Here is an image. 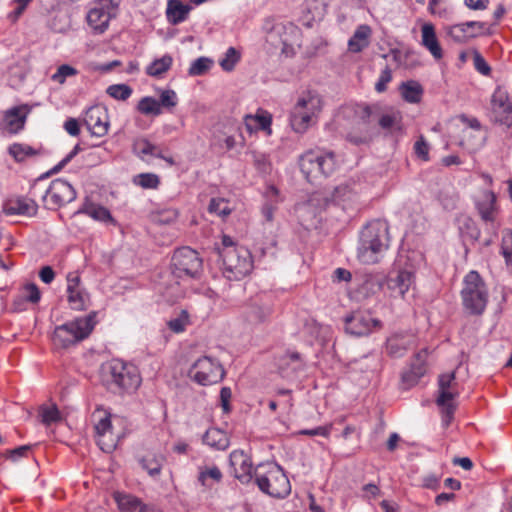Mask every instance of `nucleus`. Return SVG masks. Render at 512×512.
<instances>
[{
	"label": "nucleus",
	"mask_w": 512,
	"mask_h": 512,
	"mask_svg": "<svg viewBox=\"0 0 512 512\" xmlns=\"http://www.w3.org/2000/svg\"><path fill=\"white\" fill-rule=\"evenodd\" d=\"M142 378L137 366L120 359H113L104 368L102 383L116 395L131 394L141 385Z\"/></svg>",
	"instance_id": "1"
},
{
	"label": "nucleus",
	"mask_w": 512,
	"mask_h": 512,
	"mask_svg": "<svg viewBox=\"0 0 512 512\" xmlns=\"http://www.w3.org/2000/svg\"><path fill=\"white\" fill-rule=\"evenodd\" d=\"M388 248V225L375 220L369 222L360 232L357 248L358 259L365 264L378 262L379 254Z\"/></svg>",
	"instance_id": "2"
},
{
	"label": "nucleus",
	"mask_w": 512,
	"mask_h": 512,
	"mask_svg": "<svg viewBox=\"0 0 512 512\" xmlns=\"http://www.w3.org/2000/svg\"><path fill=\"white\" fill-rule=\"evenodd\" d=\"M255 483L259 490L277 499H284L291 493L290 481L276 462L260 463L255 467Z\"/></svg>",
	"instance_id": "3"
},
{
	"label": "nucleus",
	"mask_w": 512,
	"mask_h": 512,
	"mask_svg": "<svg viewBox=\"0 0 512 512\" xmlns=\"http://www.w3.org/2000/svg\"><path fill=\"white\" fill-rule=\"evenodd\" d=\"M460 291L462 306L471 316H481L487 307L489 292L487 285L476 270H470L463 278Z\"/></svg>",
	"instance_id": "4"
},
{
	"label": "nucleus",
	"mask_w": 512,
	"mask_h": 512,
	"mask_svg": "<svg viewBox=\"0 0 512 512\" xmlns=\"http://www.w3.org/2000/svg\"><path fill=\"white\" fill-rule=\"evenodd\" d=\"M170 271L177 280H199L203 273V259L191 247H179L171 257Z\"/></svg>",
	"instance_id": "5"
},
{
	"label": "nucleus",
	"mask_w": 512,
	"mask_h": 512,
	"mask_svg": "<svg viewBox=\"0 0 512 512\" xmlns=\"http://www.w3.org/2000/svg\"><path fill=\"white\" fill-rule=\"evenodd\" d=\"M321 111V96L313 91L303 92L290 113L291 127L309 128L315 126Z\"/></svg>",
	"instance_id": "6"
},
{
	"label": "nucleus",
	"mask_w": 512,
	"mask_h": 512,
	"mask_svg": "<svg viewBox=\"0 0 512 512\" xmlns=\"http://www.w3.org/2000/svg\"><path fill=\"white\" fill-rule=\"evenodd\" d=\"M222 260V271L228 280H241L251 273L254 261L250 250L239 246L237 250L230 251L220 258Z\"/></svg>",
	"instance_id": "7"
},
{
	"label": "nucleus",
	"mask_w": 512,
	"mask_h": 512,
	"mask_svg": "<svg viewBox=\"0 0 512 512\" xmlns=\"http://www.w3.org/2000/svg\"><path fill=\"white\" fill-rule=\"evenodd\" d=\"M188 377L201 386H208L221 382L225 370L217 359L202 356L191 365Z\"/></svg>",
	"instance_id": "8"
},
{
	"label": "nucleus",
	"mask_w": 512,
	"mask_h": 512,
	"mask_svg": "<svg viewBox=\"0 0 512 512\" xmlns=\"http://www.w3.org/2000/svg\"><path fill=\"white\" fill-rule=\"evenodd\" d=\"M77 198L75 188L65 179L57 178L51 181L49 187L45 190L42 199L46 202V208L57 210Z\"/></svg>",
	"instance_id": "9"
},
{
	"label": "nucleus",
	"mask_w": 512,
	"mask_h": 512,
	"mask_svg": "<svg viewBox=\"0 0 512 512\" xmlns=\"http://www.w3.org/2000/svg\"><path fill=\"white\" fill-rule=\"evenodd\" d=\"M345 331L355 337L368 336L374 329L382 328L381 320L374 318L369 310L352 311L344 318Z\"/></svg>",
	"instance_id": "10"
},
{
	"label": "nucleus",
	"mask_w": 512,
	"mask_h": 512,
	"mask_svg": "<svg viewBox=\"0 0 512 512\" xmlns=\"http://www.w3.org/2000/svg\"><path fill=\"white\" fill-rule=\"evenodd\" d=\"M491 120L494 124L512 126V102L507 89L498 86L491 98Z\"/></svg>",
	"instance_id": "11"
},
{
	"label": "nucleus",
	"mask_w": 512,
	"mask_h": 512,
	"mask_svg": "<svg viewBox=\"0 0 512 512\" xmlns=\"http://www.w3.org/2000/svg\"><path fill=\"white\" fill-rule=\"evenodd\" d=\"M229 465L233 476L241 484L247 485L255 478L251 457L244 450H233L229 455Z\"/></svg>",
	"instance_id": "12"
},
{
	"label": "nucleus",
	"mask_w": 512,
	"mask_h": 512,
	"mask_svg": "<svg viewBox=\"0 0 512 512\" xmlns=\"http://www.w3.org/2000/svg\"><path fill=\"white\" fill-rule=\"evenodd\" d=\"M446 35L456 43H466L470 39L487 34V24L479 21H468L445 27Z\"/></svg>",
	"instance_id": "13"
},
{
	"label": "nucleus",
	"mask_w": 512,
	"mask_h": 512,
	"mask_svg": "<svg viewBox=\"0 0 512 512\" xmlns=\"http://www.w3.org/2000/svg\"><path fill=\"white\" fill-rule=\"evenodd\" d=\"M355 196L356 194L349 184H341L334 187L332 191L315 193L311 198V202L316 203L321 209H327L331 205H340L352 201Z\"/></svg>",
	"instance_id": "14"
},
{
	"label": "nucleus",
	"mask_w": 512,
	"mask_h": 512,
	"mask_svg": "<svg viewBox=\"0 0 512 512\" xmlns=\"http://www.w3.org/2000/svg\"><path fill=\"white\" fill-rule=\"evenodd\" d=\"M476 209L481 219L491 225L494 233L496 234L499 224H495L496 212L498 210L496 203V194L491 190H485L482 197L475 203Z\"/></svg>",
	"instance_id": "15"
},
{
	"label": "nucleus",
	"mask_w": 512,
	"mask_h": 512,
	"mask_svg": "<svg viewBox=\"0 0 512 512\" xmlns=\"http://www.w3.org/2000/svg\"><path fill=\"white\" fill-rule=\"evenodd\" d=\"M112 496L120 512H154L152 506L133 494L115 491Z\"/></svg>",
	"instance_id": "16"
},
{
	"label": "nucleus",
	"mask_w": 512,
	"mask_h": 512,
	"mask_svg": "<svg viewBox=\"0 0 512 512\" xmlns=\"http://www.w3.org/2000/svg\"><path fill=\"white\" fill-rule=\"evenodd\" d=\"M426 372V352L420 351L413 357L409 369L402 373V382L409 386H414L426 374Z\"/></svg>",
	"instance_id": "17"
},
{
	"label": "nucleus",
	"mask_w": 512,
	"mask_h": 512,
	"mask_svg": "<svg viewBox=\"0 0 512 512\" xmlns=\"http://www.w3.org/2000/svg\"><path fill=\"white\" fill-rule=\"evenodd\" d=\"M96 316L97 313L92 311L86 316L77 317L67 322L74 334V339H76L78 343L88 338L92 333L96 325Z\"/></svg>",
	"instance_id": "18"
},
{
	"label": "nucleus",
	"mask_w": 512,
	"mask_h": 512,
	"mask_svg": "<svg viewBox=\"0 0 512 512\" xmlns=\"http://www.w3.org/2000/svg\"><path fill=\"white\" fill-rule=\"evenodd\" d=\"M3 211L6 215L32 217L37 214L38 204L33 199L18 197L17 199L7 201L3 206Z\"/></svg>",
	"instance_id": "19"
},
{
	"label": "nucleus",
	"mask_w": 512,
	"mask_h": 512,
	"mask_svg": "<svg viewBox=\"0 0 512 512\" xmlns=\"http://www.w3.org/2000/svg\"><path fill=\"white\" fill-rule=\"evenodd\" d=\"M103 412H104V415L98 419L97 423L94 426L96 435L98 436L97 444L102 451H104L106 453H111L116 449L117 442H115L114 440H111L110 442H106L104 440V437L106 436V434L108 432H110V430L112 428V424H111V414L108 413L107 411H103Z\"/></svg>",
	"instance_id": "20"
},
{
	"label": "nucleus",
	"mask_w": 512,
	"mask_h": 512,
	"mask_svg": "<svg viewBox=\"0 0 512 512\" xmlns=\"http://www.w3.org/2000/svg\"><path fill=\"white\" fill-rule=\"evenodd\" d=\"M83 124L86 128L109 127V115L103 105H94L88 108L83 116Z\"/></svg>",
	"instance_id": "21"
},
{
	"label": "nucleus",
	"mask_w": 512,
	"mask_h": 512,
	"mask_svg": "<svg viewBox=\"0 0 512 512\" xmlns=\"http://www.w3.org/2000/svg\"><path fill=\"white\" fill-rule=\"evenodd\" d=\"M78 214L88 215L94 220L103 223L115 224L116 222L111 212L106 207L90 202L88 198H86L82 206L74 212V215Z\"/></svg>",
	"instance_id": "22"
},
{
	"label": "nucleus",
	"mask_w": 512,
	"mask_h": 512,
	"mask_svg": "<svg viewBox=\"0 0 512 512\" xmlns=\"http://www.w3.org/2000/svg\"><path fill=\"white\" fill-rule=\"evenodd\" d=\"M385 284V277L380 274H368L356 290L359 299H367L379 293Z\"/></svg>",
	"instance_id": "23"
},
{
	"label": "nucleus",
	"mask_w": 512,
	"mask_h": 512,
	"mask_svg": "<svg viewBox=\"0 0 512 512\" xmlns=\"http://www.w3.org/2000/svg\"><path fill=\"white\" fill-rule=\"evenodd\" d=\"M318 152L308 151L299 158V168L308 182H314L320 175Z\"/></svg>",
	"instance_id": "24"
},
{
	"label": "nucleus",
	"mask_w": 512,
	"mask_h": 512,
	"mask_svg": "<svg viewBox=\"0 0 512 512\" xmlns=\"http://www.w3.org/2000/svg\"><path fill=\"white\" fill-rule=\"evenodd\" d=\"M412 278V272L408 270H399L395 274H390L385 278V283L389 290L404 296L412 284Z\"/></svg>",
	"instance_id": "25"
},
{
	"label": "nucleus",
	"mask_w": 512,
	"mask_h": 512,
	"mask_svg": "<svg viewBox=\"0 0 512 512\" xmlns=\"http://www.w3.org/2000/svg\"><path fill=\"white\" fill-rule=\"evenodd\" d=\"M166 457L162 453L149 452L138 459L140 466L150 477L156 478L161 474Z\"/></svg>",
	"instance_id": "26"
},
{
	"label": "nucleus",
	"mask_w": 512,
	"mask_h": 512,
	"mask_svg": "<svg viewBox=\"0 0 512 512\" xmlns=\"http://www.w3.org/2000/svg\"><path fill=\"white\" fill-rule=\"evenodd\" d=\"M372 30L368 25H360L348 41V49L350 52L359 53L370 44Z\"/></svg>",
	"instance_id": "27"
},
{
	"label": "nucleus",
	"mask_w": 512,
	"mask_h": 512,
	"mask_svg": "<svg viewBox=\"0 0 512 512\" xmlns=\"http://www.w3.org/2000/svg\"><path fill=\"white\" fill-rule=\"evenodd\" d=\"M422 45L429 50L435 59L443 56L442 48L437 40L435 28L431 23H425L422 28Z\"/></svg>",
	"instance_id": "28"
},
{
	"label": "nucleus",
	"mask_w": 512,
	"mask_h": 512,
	"mask_svg": "<svg viewBox=\"0 0 512 512\" xmlns=\"http://www.w3.org/2000/svg\"><path fill=\"white\" fill-rule=\"evenodd\" d=\"M202 441L204 444L210 446L211 448L219 451L226 450L230 445V440L227 434L218 428H210L208 429L203 437Z\"/></svg>",
	"instance_id": "29"
},
{
	"label": "nucleus",
	"mask_w": 512,
	"mask_h": 512,
	"mask_svg": "<svg viewBox=\"0 0 512 512\" xmlns=\"http://www.w3.org/2000/svg\"><path fill=\"white\" fill-rule=\"evenodd\" d=\"M399 92L406 102L417 104L421 101L424 91L419 82L408 80L400 84Z\"/></svg>",
	"instance_id": "30"
},
{
	"label": "nucleus",
	"mask_w": 512,
	"mask_h": 512,
	"mask_svg": "<svg viewBox=\"0 0 512 512\" xmlns=\"http://www.w3.org/2000/svg\"><path fill=\"white\" fill-rule=\"evenodd\" d=\"M30 112L28 105H20L8 109L4 114V122L10 128H23Z\"/></svg>",
	"instance_id": "31"
},
{
	"label": "nucleus",
	"mask_w": 512,
	"mask_h": 512,
	"mask_svg": "<svg viewBox=\"0 0 512 512\" xmlns=\"http://www.w3.org/2000/svg\"><path fill=\"white\" fill-rule=\"evenodd\" d=\"M190 10L191 7L180 0H169L166 10L167 18L170 23L179 24L187 18Z\"/></svg>",
	"instance_id": "32"
},
{
	"label": "nucleus",
	"mask_w": 512,
	"mask_h": 512,
	"mask_svg": "<svg viewBox=\"0 0 512 512\" xmlns=\"http://www.w3.org/2000/svg\"><path fill=\"white\" fill-rule=\"evenodd\" d=\"M386 352L392 358H401L408 349V341L403 334H393L387 338Z\"/></svg>",
	"instance_id": "33"
},
{
	"label": "nucleus",
	"mask_w": 512,
	"mask_h": 512,
	"mask_svg": "<svg viewBox=\"0 0 512 512\" xmlns=\"http://www.w3.org/2000/svg\"><path fill=\"white\" fill-rule=\"evenodd\" d=\"M53 342L56 346L67 349L78 342L74 339V334L68 323L56 326L53 333Z\"/></svg>",
	"instance_id": "34"
},
{
	"label": "nucleus",
	"mask_w": 512,
	"mask_h": 512,
	"mask_svg": "<svg viewBox=\"0 0 512 512\" xmlns=\"http://www.w3.org/2000/svg\"><path fill=\"white\" fill-rule=\"evenodd\" d=\"M320 175L324 177L331 176L339 167L337 156L333 151L318 152Z\"/></svg>",
	"instance_id": "35"
},
{
	"label": "nucleus",
	"mask_w": 512,
	"mask_h": 512,
	"mask_svg": "<svg viewBox=\"0 0 512 512\" xmlns=\"http://www.w3.org/2000/svg\"><path fill=\"white\" fill-rule=\"evenodd\" d=\"M244 142L245 139L241 133H239L237 136L226 135L221 130H219V134L214 136L211 145L213 147H219L220 149L229 151L237 146H243Z\"/></svg>",
	"instance_id": "36"
},
{
	"label": "nucleus",
	"mask_w": 512,
	"mask_h": 512,
	"mask_svg": "<svg viewBox=\"0 0 512 512\" xmlns=\"http://www.w3.org/2000/svg\"><path fill=\"white\" fill-rule=\"evenodd\" d=\"M245 128H270L272 115L264 109H257L254 115L248 114L244 117Z\"/></svg>",
	"instance_id": "37"
},
{
	"label": "nucleus",
	"mask_w": 512,
	"mask_h": 512,
	"mask_svg": "<svg viewBox=\"0 0 512 512\" xmlns=\"http://www.w3.org/2000/svg\"><path fill=\"white\" fill-rule=\"evenodd\" d=\"M173 58L166 54L161 58L155 59L146 68V73L149 76L160 78L162 77L172 66Z\"/></svg>",
	"instance_id": "38"
},
{
	"label": "nucleus",
	"mask_w": 512,
	"mask_h": 512,
	"mask_svg": "<svg viewBox=\"0 0 512 512\" xmlns=\"http://www.w3.org/2000/svg\"><path fill=\"white\" fill-rule=\"evenodd\" d=\"M222 478H223V474H222L221 470L219 469V467H217L216 465H213L211 467L206 466L204 468H200V472L198 474L197 480L201 486H203L205 488H211L212 484L209 483V481H208L209 479H211L212 481H214L216 483H220L222 481Z\"/></svg>",
	"instance_id": "39"
},
{
	"label": "nucleus",
	"mask_w": 512,
	"mask_h": 512,
	"mask_svg": "<svg viewBox=\"0 0 512 512\" xmlns=\"http://www.w3.org/2000/svg\"><path fill=\"white\" fill-rule=\"evenodd\" d=\"M329 326H324L313 318L307 319L304 324L303 332L307 334L311 340L323 341Z\"/></svg>",
	"instance_id": "40"
},
{
	"label": "nucleus",
	"mask_w": 512,
	"mask_h": 512,
	"mask_svg": "<svg viewBox=\"0 0 512 512\" xmlns=\"http://www.w3.org/2000/svg\"><path fill=\"white\" fill-rule=\"evenodd\" d=\"M89 25L100 32H103L109 22V15L103 9L93 8L87 14Z\"/></svg>",
	"instance_id": "41"
},
{
	"label": "nucleus",
	"mask_w": 512,
	"mask_h": 512,
	"mask_svg": "<svg viewBox=\"0 0 512 512\" xmlns=\"http://www.w3.org/2000/svg\"><path fill=\"white\" fill-rule=\"evenodd\" d=\"M67 300L73 310L83 311L87 307V301L89 300L88 293L85 289H67Z\"/></svg>",
	"instance_id": "42"
},
{
	"label": "nucleus",
	"mask_w": 512,
	"mask_h": 512,
	"mask_svg": "<svg viewBox=\"0 0 512 512\" xmlns=\"http://www.w3.org/2000/svg\"><path fill=\"white\" fill-rule=\"evenodd\" d=\"M9 154L14 158L16 162H23L29 156H35L41 154L40 149H35L29 145H23L14 143L8 148Z\"/></svg>",
	"instance_id": "43"
},
{
	"label": "nucleus",
	"mask_w": 512,
	"mask_h": 512,
	"mask_svg": "<svg viewBox=\"0 0 512 512\" xmlns=\"http://www.w3.org/2000/svg\"><path fill=\"white\" fill-rule=\"evenodd\" d=\"M208 212L225 219L232 213V209L229 206V201L225 198L213 197L210 199Z\"/></svg>",
	"instance_id": "44"
},
{
	"label": "nucleus",
	"mask_w": 512,
	"mask_h": 512,
	"mask_svg": "<svg viewBox=\"0 0 512 512\" xmlns=\"http://www.w3.org/2000/svg\"><path fill=\"white\" fill-rule=\"evenodd\" d=\"M133 183L144 189H156L160 184V179L154 173H140L134 176Z\"/></svg>",
	"instance_id": "45"
},
{
	"label": "nucleus",
	"mask_w": 512,
	"mask_h": 512,
	"mask_svg": "<svg viewBox=\"0 0 512 512\" xmlns=\"http://www.w3.org/2000/svg\"><path fill=\"white\" fill-rule=\"evenodd\" d=\"M270 313L271 309L268 306H262L254 303L250 305L247 317L250 322L261 323L269 317Z\"/></svg>",
	"instance_id": "46"
},
{
	"label": "nucleus",
	"mask_w": 512,
	"mask_h": 512,
	"mask_svg": "<svg viewBox=\"0 0 512 512\" xmlns=\"http://www.w3.org/2000/svg\"><path fill=\"white\" fill-rule=\"evenodd\" d=\"M139 112L145 115H160L162 110L159 107L158 100L153 97H143L137 105Z\"/></svg>",
	"instance_id": "47"
},
{
	"label": "nucleus",
	"mask_w": 512,
	"mask_h": 512,
	"mask_svg": "<svg viewBox=\"0 0 512 512\" xmlns=\"http://www.w3.org/2000/svg\"><path fill=\"white\" fill-rule=\"evenodd\" d=\"M78 74L77 69L68 65L62 64L60 65L56 72L51 76V80L62 85L65 83L66 78L76 76Z\"/></svg>",
	"instance_id": "48"
},
{
	"label": "nucleus",
	"mask_w": 512,
	"mask_h": 512,
	"mask_svg": "<svg viewBox=\"0 0 512 512\" xmlns=\"http://www.w3.org/2000/svg\"><path fill=\"white\" fill-rule=\"evenodd\" d=\"M178 98L175 91L171 89L162 90L158 99L160 109L171 110L177 105Z\"/></svg>",
	"instance_id": "49"
},
{
	"label": "nucleus",
	"mask_w": 512,
	"mask_h": 512,
	"mask_svg": "<svg viewBox=\"0 0 512 512\" xmlns=\"http://www.w3.org/2000/svg\"><path fill=\"white\" fill-rule=\"evenodd\" d=\"M212 61L207 57H199L192 62L188 73L190 76H201L205 74L211 67Z\"/></svg>",
	"instance_id": "50"
},
{
	"label": "nucleus",
	"mask_w": 512,
	"mask_h": 512,
	"mask_svg": "<svg viewBox=\"0 0 512 512\" xmlns=\"http://www.w3.org/2000/svg\"><path fill=\"white\" fill-rule=\"evenodd\" d=\"M240 60V54L239 52L233 48L230 47L227 52L225 53L224 58H222L219 62L221 68L224 71L230 72L234 69L236 63Z\"/></svg>",
	"instance_id": "51"
},
{
	"label": "nucleus",
	"mask_w": 512,
	"mask_h": 512,
	"mask_svg": "<svg viewBox=\"0 0 512 512\" xmlns=\"http://www.w3.org/2000/svg\"><path fill=\"white\" fill-rule=\"evenodd\" d=\"M40 412L41 421L46 426L61 421V414L56 405L51 407H42Z\"/></svg>",
	"instance_id": "52"
},
{
	"label": "nucleus",
	"mask_w": 512,
	"mask_h": 512,
	"mask_svg": "<svg viewBox=\"0 0 512 512\" xmlns=\"http://www.w3.org/2000/svg\"><path fill=\"white\" fill-rule=\"evenodd\" d=\"M107 94L117 100H126L132 94V89L126 84H114L107 88Z\"/></svg>",
	"instance_id": "53"
},
{
	"label": "nucleus",
	"mask_w": 512,
	"mask_h": 512,
	"mask_svg": "<svg viewBox=\"0 0 512 512\" xmlns=\"http://www.w3.org/2000/svg\"><path fill=\"white\" fill-rule=\"evenodd\" d=\"M238 248L239 246L236 245L234 240L226 234H223L221 243H215L214 246V250L216 251L219 258L223 257L224 254L230 251L237 250Z\"/></svg>",
	"instance_id": "54"
},
{
	"label": "nucleus",
	"mask_w": 512,
	"mask_h": 512,
	"mask_svg": "<svg viewBox=\"0 0 512 512\" xmlns=\"http://www.w3.org/2000/svg\"><path fill=\"white\" fill-rule=\"evenodd\" d=\"M187 324L188 313L187 311L182 310L178 317L173 318L168 322V327L174 333H182L185 331Z\"/></svg>",
	"instance_id": "55"
},
{
	"label": "nucleus",
	"mask_w": 512,
	"mask_h": 512,
	"mask_svg": "<svg viewBox=\"0 0 512 512\" xmlns=\"http://www.w3.org/2000/svg\"><path fill=\"white\" fill-rule=\"evenodd\" d=\"M32 445L30 444H27V445H21V446H18L14 449H8L6 450V452L4 453L5 457L7 459H10L11 461L13 462H16L18 461L20 458H24V457H27L28 455V452L31 451L32 449Z\"/></svg>",
	"instance_id": "56"
},
{
	"label": "nucleus",
	"mask_w": 512,
	"mask_h": 512,
	"mask_svg": "<svg viewBox=\"0 0 512 512\" xmlns=\"http://www.w3.org/2000/svg\"><path fill=\"white\" fill-rule=\"evenodd\" d=\"M429 150H430L429 144L427 143L425 138L422 135H420L419 139L414 144L415 155L423 161H428L429 160Z\"/></svg>",
	"instance_id": "57"
},
{
	"label": "nucleus",
	"mask_w": 512,
	"mask_h": 512,
	"mask_svg": "<svg viewBox=\"0 0 512 512\" xmlns=\"http://www.w3.org/2000/svg\"><path fill=\"white\" fill-rule=\"evenodd\" d=\"M331 425L318 426L312 429H302L297 432V435L305 436H322L328 438L331 433Z\"/></svg>",
	"instance_id": "58"
},
{
	"label": "nucleus",
	"mask_w": 512,
	"mask_h": 512,
	"mask_svg": "<svg viewBox=\"0 0 512 512\" xmlns=\"http://www.w3.org/2000/svg\"><path fill=\"white\" fill-rule=\"evenodd\" d=\"M392 80V70L386 66L378 79V81L375 84V90L378 93H383L387 89V84Z\"/></svg>",
	"instance_id": "59"
},
{
	"label": "nucleus",
	"mask_w": 512,
	"mask_h": 512,
	"mask_svg": "<svg viewBox=\"0 0 512 512\" xmlns=\"http://www.w3.org/2000/svg\"><path fill=\"white\" fill-rule=\"evenodd\" d=\"M473 62L475 69L484 76H488L491 72V68L484 59V57L478 52H473Z\"/></svg>",
	"instance_id": "60"
},
{
	"label": "nucleus",
	"mask_w": 512,
	"mask_h": 512,
	"mask_svg": "<svg viewBox=\"0 0 512 512\" xmlns=\"http://www.w3.org/2000/svg\"><path fill=\"white\" fill-rule=\"evenodd\" d=\"M134 148L139 155H151L159 157V155L155 152L157 147L147 140L137 142Z\"/></svg>",
	"instance_id": "61"
},
{
	"label": "nucleus",
	"mask_w": 512,
	"mask_h": 512,
	"mask_svg": "<svg viewBox=\"0 0 512 512\" xmlns=\"http://www.w3.org/2000/svg\"><path fill=\"white\" fill-rule=\"evenodd\" d=\"M263 197L265 202L275 205H278L282 201L280 191L275 185H268L263 193Z\"/></svg>",
	"instance_id": "62"
},
{
	"label": "nucleus",
	"mask_w": 512,
	"mask_h": 512,
	"mask_svg": "<svg viewBox=\"0 0 512 512\" xmlns=\"http://www.w3.org/2000/svg\"><path fill=\"white\" fill-rule=\"evenodd\" d=\"M25 291L27 292L26 295H23L27 302L36 304L41 299V293L39 288L34 283H28L24 287Z\"/></svg>",
	"instance_id": "63"
},
{
	"label": "nucleus",
	"mask_w": 512,
	"mask_h": 512,
	"mask_svg": "<svg viewBox=\"0 0 512 512\" xmlns=\"http://www.w3.org/2000/svg\"><path fill=\"white\" fill-rule=\"evenodd\" d=\"M440 407H441V423L444 428H447L451 424V422L454 418L456 406L454 404H449V405L440 406Z\"/></svg>",
	"instance_id": "64"
}]
</instances>
